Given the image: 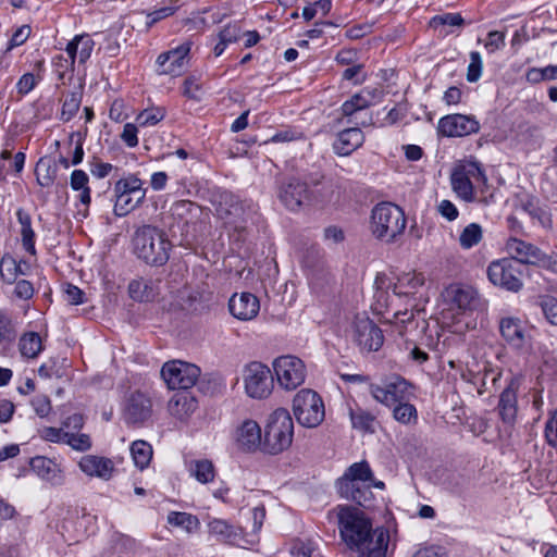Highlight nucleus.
<instances>
[{"label":"nucleus","mask_w":557,"mask_h":557,"mask_svg":"<svg viewBox=\"0 0 557 557\" xmlns=\"http://www.w3.org/2000/svg\"><path fill=\"white\" fill-rule=\"evenodd\" d=\"M152 447L151 445L146 441H135L131 445V455L134 460V463L137 468L140 470L146 469L152 458Z\"/></svg>","instance_id":"nucleus-41"},{"label":"nucleus","mask_w":557,"mask_h":557,"mask_svg":"<svg viewBox=\"0 0 557 557\" xmlns=\"http://www.w3.org/2000/svg\"><path fill=\"white\" fill-rule=\"evenodd\" d=\"M128 294L136 301H150L157 296V290L152 281L139 278L129 283Z\"/></svg>","instance_id":"nucleus-40"},{"label":"nucleus","mask_w":557,"mask_h":557,"mask_svg":"<svg viewBox=\"0 0 557 557\" xmlns=\"http://www.w3.org/2000/svg\"><path fill=\"white\" fill-rule=\"evenodd\" d=\"M369 391L376 401L387 407L409 398V383L400 376H394L383 385L370 384Z\"/></svg>","instance_id":"nucleus-14"},{"label":"nucleus","mask_w":557,"mask_h":557,"mask_svg":"<svg viewBox=\"0 0 557 557\" xmlns=\"http://www.w3.org/2000/svg\"><path fill=\"white\" fill-rule=\"evenodd\" d=\"M338 530L343 542L358 557H385L389 533L384 528L372 529L370 519L362 510L351 506H339Z\"/></svg>","instance_id":"nucleus-1"},{"label":"nucleus","mask_w":557,"mask_h":557,"mask_svg":"<svg viewBox=\"0 0 557 557\" xmlns=\"http://www.w3.org/2000/svg\"><path fill=\"white\" fill-rule=\"evenodd\" d=\"M364 141V135L359 127H349L338 133L333 144L334 151L339 156H349Z\"/></svg>","instance_id":"nucleus-28"},{"label":"nucleus","mask_w":557,"mask_h":557,"mask_svg":"<svg viewBox=\"0 0 557 557\" xmlns=\"http://www.w3.org/2000/svg\"><path fill=\"white\" fill-rule=\"evenodd\" d=\"M313 545L311 542L297 541L290 547V557H311Z\"/></svg>","instance_id":"nucleus-64"},{"label":"nucleus","mask_w":557,"mask_h":557,"mask_svg":"<svg viewBox=\"0 0 557 557\" xmlns=\"http://www.w3.org/2000/svg\"><path fill=\"white\" fill-rule=\"evenodd\" d=\"M166 523L172 528L181 529L188 535L200 529L198 517L185 511H170L166 516Z\"/></svg>","instance_id":"nucleus-34"},{"label":"nucleus","mask_w":557,"mask_h":557,"mask_svg":"<svg viewBox=\"0 0 557 557\" xmlns=\"http://www.w3.org/2000/svg\"><path fill=\"white\" fill-rule=\"evenodd\" d=\"M349 418L354 429L362 432L374 431L375 417L371 412L360 407L349 408Z\"/></svg>","instance_id":"nucleus-43"},{"label":"nucleus","mask_w":557,"mask_h":557,"mask_svg":"<svg viewBox=\"0 0 557 557\" xmlns=\"http://www.w3.org/2000/svg\"><path fill=\"white\" fill-rule=\"evenodd\" d=\"M293 412L297 422L305 428L319 426L325 417L321 396L312 389H300L293 399Z\"/></svg>","instance_id":"nucleus-6"},{"label":"nucleus","mask_w":557,"mask_h":557,"mask_svg":"<svg viewBox=\"0 0 557 557\" xmlns=\"http://www.w3.org/2000/svg\"><path fill=\"white\" fill-rule=\"evenodd\" d=\"M78 467L86 475L108 481L115 470L114 462L107 457L85 455L81 458Z\"/></svg>","instance_id":"nucleus-22"},{"label":"nucleus","mask_w":557,"mask_h":557,"mask_svg":"<svg viewBox=\"0 0 557 557\" xmlns=\"http://www.w3.org/2000/svg\"><path fill=\"white\" fill-rule=\"evenodd\" d=\"M242 379L246 394L253 399L267 398L273 388V379L270 369L258 361L246 364L242 371Z\"/></svg>","instance_id":"nucleus-9"},{"label":"nucleus","mask_w":557,"mask_h":557,"mask_svg":"<svg viewBox=\"0 0 557 557\" xmlns=\"http://www.w3.org/2000/svg\"><path fill=\"white\" fill-rule=\"evenodd\" d=\"M483 62L481 54L478 51L470 52V63L467 71V81L469 83H475L482 75Z\"/></svg>","instance_id":"nucleus-54"},{"label":"nucleus","mask_w":557,"mask_h":557,"mask_svg":"<svg viewBox=\"0 0 557 557\" xmlns=\"http://www.w3.org/2000/svg\"><path fill=\"white\" fill-rule=\"evenodd\" d=\"M498 410L505 423H512L517 416V394L510 384L500 394Z\"/></svg>","instance_id":"nucleus-37"},{"label":"nucleus","mask_w":557,"mask_h":557,"mask_svg":"<svg viewBox=\"0 0 557 557\" xmlns=\"http://www.w3.org/2000/svg\"><path fill=\"white\" fill-rule=\"evenodd\" d=\"M18 350L24 358H37L44 350L40 335L36 332L24 333L18 341Z\"/></svg>","instance_id":"nucleus-38"},{"label":"nucleus","mask_w":557,"mask_h":557,"mask_svg":"<svg viewBox=\"0 0 557 557\" xmlns=\"http://www.w3.org/2000/svg\"><path fill=\"white\" fill-rule=\"evenodd\" d=\"M200 368L196 364L173 360L165 362L161 369V376L171 389H186L193 387L199 376Z\"/></svg>","instance_id":"nucleus-11"},{"label":"nucleus","mask_w":557,"mask_h":557,"mask_svg":"<svg viewBox=\"0 0 557 557\" xmlns=\"http://www.w3.org/2000/svg\"><path fill=\"white\" fill-rule=\"evenodd\" d=\"M394 406L393 416L398 422L407 424L417 420V409L408 400L397 403Z\"/></svg>","instance_id":"nucleus-50"},{"label":"nucleus","mask_w":557,"mask_h":557,"mask_svg":"<svg viewBox=\"0 0 557 557\" xmlns=\"http://www.w3.org/2000/svg\"><path fill=\"white\" fill-rule=\"evenodd\" d=\"M490 282L509 292H519L522 286L521 270L516 261L509 258L494 260L487 267Z\"/></svg>","instance_id":"nucleus-12"},{"label":"nucleus","mask_w":557,"mask_h":557,"mask_svg":"<svg viewBox=\"0 0 557 557\" xmlns=\"http://www.w3.org/2000/svg\"><path fill=\"white\" fill-rule=\"evenodd\" d=\"M12 295L14 298L23 301H29L35 295L34 284L25 278L17 280L13 283Z\"/></svg>","instance_id":"nucleus-53"},{"label":"nucleus","mask_w":557,"mask_h":557,"mask_svg":"<svg viewBox=\"0 0 557 557\" xmlns=\"http://www.w3.org/2000/svg\"><path fill=\"white\" fill-rule=\"evenodd\" d=\"M354 339L360 349L364 351H377L383 343L382 330L369 318H360L355 321Z\"/></svg>","instance_id":"nucleus-16"},{"label":"nucleus","mask_w":557,"mask_h":557,"mask_svg":"<svg viewBox=\"0 0 557 557\" xmlns=\"http://www.w3.org/2000/svg\"><path fill=\"white\" fill-rule=\"evenodd\" d=\"M16 219L21 225V237L23 248L32 256L36 255L35 238L36 234L32 227V216L23 208L16 210Z\"/></svg>","instance_id":"nucleus-35"},{"label":"nucleus","mask_w":557,"mask_h":557,"mask_svg":"<svg viewBox=\"0 0 557 557\" xmlns=\"http://www.w3.org/2000/svg\"><path fill=\"white\" fill-rule=\"evenodd\" d=\"M235 440L245 451H255L261 445V429L253 420H245L237 428Z\"/></svg>","instance_id":"nucleus-26"},{"label":"nucleus","mask_w":557,"mask_h":557,"mask_svg":"<svg viewBox=\"0 0 557 557\" xmlns=\"http://www.w3.org/2000/svg\"><path fill=\"white\" fill-rule=\"evenodd\" d=\"M372 481V470L367 461L352 463L338 480L337 485H352L359 483H370Z\"/></svg>","instance_id":"nucleus-33"},{"label":"nucleus","mask_w":557,"mask_h":557,"mask_svg":"<svg viewBox=\"0 0 557 557\" xmlns=\"http://www.w3.org/2000/svg\"><path fill=\"white\" fill-rule=\"evenodd\" d=\"M304 135L300 131L293 127H287L275 133L270 139V143H288L302 139Z\"/></svg>","instance_id":"nucleus-59"},{"label":"nucleus","mask_w":557,"mask_h":557,"mask_svg":"<svg viewBox=\"0 0 557 557\" xmlns=\"http://www.w3.org/2000/svg\"><path fill=\"white\" fill-rule=\"evenodd\" d=\"M483 238V228L478 223L468 224L459 235V245L462 249H471L479 245Z\"/></svg>","instance_id":"nucleus-45"},{"label":"nucleus","mask_w":557,"mask_h":557,"mask_svg":"<svg viewBox=\"0 0 557 557\" xmlns=\"http://www.w3.org/2000/svg\"><path fill=\"white\" fill-rule=\"evenodd\" d=\"M424 283L421 274L406 273L397 277V281L392 280V294L394 297H409L413 296L419 287Z\"/></svg>","instance_id":"nucleus-31"},{"label":"nucleus","mask_w":557,"mask_h":557,"mask_svg":"<svg viewBox=\"0 0 557 557\" xmlns=\"http://www.w3.org/2000/svg\"><path fill=\"white\" fill-rule=\"evenodd\" d=\"M197 407V399L188 392L175 393L168 403L169 413L181 422H186Z\"/></svg>","instance_id":"nucleus-25"},{"label":"nucleus","mask_w":557,"mask_h":557,"mask_svg":"<svg viewBox=\"0 0 557 557\" xmlns=\"http://www.w3.org/2000/svg\"><path fill=\"white\" fill-rule=\"evenodd\" d=\"M382 98L383 91L380 88L366 87L346 100L342 104L341 110L344 116H351L357 111L380 103Z\"/></svg>","instance_id":"nucleus-21"},{"label":"nucleus","mask_w":557,"mask_h":557,"mask_svg":"<svg viewBox=\"0 0 557 557\" xmlns=\"http://www.w3.org/2000/svg\"><path fill=\"white\" fill-rule=\"evenodd\" d=\"M273 370L277 384L285 391H294L306 380L305 362L293 355L277 357L273 361Z\"/></svg>","instance_id":"nucleus-10"},{"label":"nucleus","mask_w":557,"mask_h":557,"mask_svg":"<svg viewBox=\"0 0 557 557\" xmlns=\"http://www.w3.org/2000/svg\"><path fill=\"white\" fill-rule=\"evenodd\" d=\"M499 333L506 344L515 350H523L530 344V333L527 322L515 315L499 319Z\"/></svg>","instance_id":"nucleus-13"},{"label":"nucleus","mask_w":557,"mask_h":557,"mask_svg":"<svg viewBox=\"0 0 557 557\" xmlns=\"http://www.w3.org/2000/svg\"><path fill=\"white\" fill-rule=\"evenodd\" d=\"M95 41L89 35H76L65 48L70 58V66H74L77 60L79 64H84L91 55Z\"/></svg>","instance_id":"nucleus-29"},{"label":"nucleus","mask_w":557,"mask_h":557,"mask_svg":"<svg viewBox=\"0 0 557 557\" xmlns=\"http://www.w3.org/2000/svg\"><path fill=\"white\" fill-rule=\"evenodd\" d=\"M39 81L40 77H36L33 73H25L17 81L16 90L22 96L27 95L36 87Z\"/></svg>","instance_id":"nucleus-61"},{"label":"nucleus","mask_w":557,"mask_h":557,"mask_svg":"<svg viewBox=\"0 0 557 557\" xmlns=\"http://www.w3.org/2000/svg\"><path fill=\"white\" fill-rule=\"evenodd\" d=\"M278 198L287 209L295 211L309 201L310 191L306 183L292 178L281 186Z\"/></svg>","instance_id":"nucleus-18"},{"label":"nucleus","mask_w":557,"mask_h":557,"mask_svg":"<svg viewBox=\"0 0 557 557\" xmlns=\"http://www.w3.org/2000/svg\"><path fill=\"white\" fill-rule=\"evenodd\" d=\"M64 444L77 451H86L91 448V440L88 434L67 431Z\"/></svg>","instance_id":"nucleus-52"},{"label":"nucleus","mask_w":557,"mask_h":557,"mask_svg":"<svg viewBox=\"0 0 557 557\" xmlns=\"http://www.w3.org/2000/svg\"><path fill=\"white\" fill-rule=\"evenodd\" d=\"M207 527L209 534L219 542L235 544L242 536L239 528L223 519H210Z\"/></svg>","instance_id":"nucleus-30"},{"label":"nucleus","mask_w":557,"mask_h":557,"mask_svg":"<svg viewBox=\"0 0 557 557\" xmlns=\"http://www.w3.org/2000/svg\"><path fill=\"white\" fill-rule=\"evenodd\" d=\"M30 469L40 479L59 485L63 482L62 471L57 462L44 456H36L30 459Z\"/></svg>","instance_id":"nucleus-27"},{"label":"nucleus","mask_w":557,"mask_h":557,"mask_svg":"<svg viewBox=\"0 0 557 557\" xmlns=\"http://www.w3.org/2000/svg\"><path fill=\"white\" fill-rule=\"evenodd\" d=\"M445 299L451 310L467 312L472 310L475 305L476 292L470 286L454 284L446 288Z\"/></svg>","instance_id":"nucleus-24"},{"label":"nucleus","mask_w":557,"mask_h":557,"mask_svg":"<svg viewBox=\"0 0 557 557\" xmlns=\"http://www.w3.org/2000/svg\"><path fill=\"white\" fill-rule=\"evenodd\" d=\"M343 497L351 499L360 506H367L373 499L370 483H359L350 485H338Z\"/></svg>","instance_id":"nucleus-36"},{"label":"nucleus","mask_w":557,"mask_h":557,"mask_svg":"<svg viewBox=\"0 0 557 557\" xmlns=\"http://www.w3.org/2000/svg\"><path fill=\"white\" fill-rule=\"evenodd\" d=\"M231 314L240 321H250L260 310L259 299L251 293L234 294L228 301Z\"/></svg>","instance_id":"nucleus-19"},{"label":"nucleus","mask_w":557,"mask_h":557,"mask_svg":"<svg viewBox=\"0 0 557 557\" xmlns=\"http://www.w3.org/2000/svg\"><path fill=\"white\" fill-rule=\"evenodd\" d=\"M294 436V423L289 412L284 408L274 410L268 420L264 432V444L271 454L287 449Z\"/></svg>","instance_id":"nucleus-5"},{"label":"nucleus","mask_w":557,"mask_h":557,"mask_svg":"<svg viewBox=\"0 0 557 557\" xmlns=\"http://www.w3.org/2000/svg\"><path fill=\"white\" fill-rule=\"evenodd\" d=\"M16 337L13 320L4 311H0V344L12 343Z\"/></svg>","instance_id":"nucleus-51"},{"label":"nucleus","mask_w":557,"mask_h":557,"mask_svg":"<svg viewBox=\"0 0 557 557\" xmlns=\"http://www.w3.org/2000/svg\"><path fill=\"white\" fill-rule=\"evenodd\" d=\"M215 211L225 225L234 230H240L244 228V224L250 214L255 212V205L251 200H240L238 196L224 191L220 195Z\"/></svg>","instance_id":"nucleus-8"},{"label":"nucleus","mask_w":557,"mask_h":557,"mask_svg":"<svg viewBox=\"0 0 557 557\" xmlns=\"http://www.w3.org/2000/svg\"><path fill=\"white\" fill-rule=\"evenodd\" d=\"M430 24L435 28L445 25L461 26L463 24V18L459 13H445L433 16Z\"/></svg>","instance_id":"nucleus-55"},{"label":"nucleus","mask_w":557,"mask_h":557,"mask_svg":"<svg viewBox=\"0 0 557 557\" xmlns=\"http://www.w3.org/2000/svg\"><path fill=\"white\" fill-rule=\"evenodd\" d=\"M545 438L549 446L557 448V409L549 413L545 423Z\"/></svg>","instance_id":"nucleus-57"},{"label":"nucleus","mask_w":557,"mask_h":557,"mask_svg":"<svg viewBox=\"0 0 557 557\" xmlns=\"http://www.w3.org/2000/svg\"><path fill=\"white\" fill-rule=\"evenodd\" d=\"M151 413L152 404L149 397L139 392L129 396L124 411L128 423L141 424L151 417Z\"/></svg>","instance_id":"nucleus-23"},{"label":"nucleus","mask_w":557,"mask_h":557,"mask_svg":"<svg viewBox=\"0 0 557 557\" xmlns=\"http://www.w3.org/2000/svg\"><path fill=\"white\" fill-rule=\"evenodd\" d=\"M453 190L467 202L474 201L473 183L487 185V177L476 161H467L456 166L450 176Z\"/></svg>","instance_id":"nucleus-7"},{"label":"nucleus","mask_w":557,"mask_h":557,"mask_svg":"<svg viewBox=\"0 0 557 557\" xmlns=\"http://www.w3.org/2000/svg\"><path fill=\"white\" fill-rule=\"evenodd\" d=\"M506 250L517 263L539 265L543 258V251L539 247L516 237L507 240Z\"/></svg>","instance_id":"nucleus-20"},{"label":"nucleus","mask_w":557,"mask_h":557,"mask_svg":"<svg viewBox=\"0 0 557 557\" xmlns=\"http://www.w3.org/2000/svg\"><path fill=\"white\" fill-rule=\"evenodd\" d=\"M1 281L4 284L12 285L15 281L18 280L20 275H24L25 272L22 269L21 262H18L15 258L4 255L1 259Z\"/></svg>","instance_id":"nucleus-44"},{"label":"nucleus","mask_w":557,"mask_h":557,"mask_svg":"<svg viewBox=\"0 0 557 557\" xmlns=\"http://www.w3.org/2000/svg\"><path fill=\"white\" fill-rule=\"evenodd\" d=\"M165 117V110L161 107H154L143 110L136 116V123L139 126H153Z\"/></svg>","instance_id":"nucleus-48"},{"label":"nucleus","mask_w":557,"mask_h":557,"mask_svg":"<svg viewBox=\"0 0 557 557\" xmlns=\"http://www.w3.org/2000/svg\"><path fill=\"white\" fill-rule=\"evenodd\" d=\"M199 213V207L189 200H178L171 207V214L184 223H189Z\"/></svg>","instance_id":"nucleus-46"},{"label":"nucleus","mask_w":557,"mask_h":557,"mask_svg":"<svg viewBox=\"0 0 557 557\" xmlns=\"http://www.w3.org/2000/svg\"><path fill=\"white\" fill-rule=\"evenodd\" d=\"M82 91L73 90L69 92L63 101L60 120L69 122L78 112L82 103Z\"/></svg>","instance_id":"nucleus-47"},{"label":"nucleus","mask_w":557,"mask_h":557,"mask_svg":"<svg viewBox=\"0 0 557 557\" xmlns=\"http://www.w3.org/2000/svg\"><path fill=\"white\" fill-rule=\"evenodd\" d=\"M70 186L73 190L79 191L81 203L88 207L91 202V190L87 173L83 170H74L70 176Z\"/></svg>","instance_id":"nucleus-39"},{"label":"nucleus","mask_w":557,"mask_h":557,"mask_svg":"<svg viewBox=\"0 0 557 557\" xmlns=\"http://www.w3.org/2000/svg\"><path fill=\"white\" fill-rule=\"evenodd\" d=\"M542 311L547 319V321L557 325V298L552 296H546L541 301Z\"/></svg>","instance_id":"nucleus-58"},{"label":"nucleus","mask_w":557,"mask_h":557,"mask_svg":"<svg viewBox=\"0 0 557 557\" xmlns=\"http://www.w3.org/2000/svg\"><path fill=\"white\" fill-rule=\"evenodd\" d=\"M113 193L114 214L125 216L144 202L147 188L144 186L143 180L136 174L129 173L115 182Z\"/></svg>","instance_id":"nucleus-4"},{"label":"nucleus","mask_w":557,"mask_h":557,"mask_svg":"<svg viewBox=\"0 0 557 557\" xmlns=\"http://www.w3.org/2000/svg\"><path fill=\"white\" fill-rule=\"evenodd\" d=\"M374 285L375 310L379 312L387 310L395 298L392 294V278L386 274L380 273L375 277Z\"/></svg>","instance_id":"nucleus-32"},{"label":"nucleus","mask_w":557,"mask_h":557,"mask_svg":"<svg viewBox=\"0 0 557 557\" xmlns=\"http://www.w3.org/2000/svg\"><path fill=\"white\" fill-rule=\"evenodd\" d=\"M190 475L199 483L212 482L215 476V469L212 461L208 459L194 460L189 465Z\"/></svg>","instance_id":"nucleus-42"},{"label":"nucleus","mask_w":557,"mask_h":557,"mask_svg":"<svg viewBox=\"0 0 557 557\" xmlns=\"http://www.w3.org/2000/svg\"><path fill=\"white\" fill-rule=\"evenodd\" d=\"M36 181L41 187H49L55 180V168L40 159L36 165Z\"/></svg>","instance_id":"nucleus-49"},{"label":"nucleus","mask_w":557,"mask_h":557,"mask_svg":"<svg viewBox=\"0 0 557 557\" xmlns=\"http://www.w3.org/2000/svg\"><path fill=\"white\" fill-rule=\"evenodd\" d=\"M484 46L488 53H494L502 49L505 46V33L498 30L490 32Z\"/></svg>","instance_id":"nucleus-62"},{"label":"nucleus","mask_w":557,"mask_h":557,"mask_svg":"<svg viewBox=\"0 0 557 557\" xmlns=\"http://www.w3.org/2000/svg\"><path fill=\"white\" fill-rule=\"evenodd\" d=\"M190 44L184 42L174 49L165 51L157 58V72L160 75L178 76L184 71Z\"/></svg>","instance_id":"nucleus-17"},{"label":"nucleus","mask_w":557,"mask_h":557,"mask_svg":"<svg viewBox=\"0 0 557 557\" xmlns=\"http://www.w3.org/2000/svg\"><path fill=\"white\" fill-rule=\"evenodd\" d=\"M480 131L479 121L472 115L448 114L440 119L437 132L444 137H465Z\"/></svg>","instance_id":"nucleus-15"},{"label":"nucleus","mask_w":557,"mask_h":557,"mask_svg":"<svg viewBox=\"0 0 557 557\" xmlns=\"http://www.w3.org/2000/svg\"><path fill=\"white\" fill-rule=\"evenodd\" d=\"M39 435L45 441L64 444L67 431L63 428L44 426L39 430Z\"/></svg>","instance_id":"nucleus-56"},{"label":"nucleus","mask_w":557,"mask_h":557,"mask_svg":"<svg viewBox=\"0 0 557 557\" xmlns=\"http://www.w3.org/2000/svg\"><path fill=\"white\" fill-rule=\"evenodd\" d=\"M30 35V27L28 25H22L18 27L12 35L11 39L8 42V47L5 50L10 52L13 48L23 45Z\"/></svg>","instance_id":"nucleus-63"},{"label":"nucleus","mask_w":557,"mask_h":557,"mask_svg":"<svg viewBox=\"0 0 557 557\" xmlns=\"http://www.w3.org/2000/svg\"><path fill=\"white\" fill-rule=\"evenodd\" d=\"M177 10V7H163L152 12L147 13L146 26L148 28L152 27L156 23L161 20H164L169 16H172Z\"/></svg>","instance_id":"nucleus-60"},{"label":"nucleus","mask_w":557,"mask_h":557,"mask_svg":"<svg viewBox=\"0 0 557 557\" xmlns=\"http://www.w3.org/2000/svg\"><path fill=\"white\" fill-rule=\"evenodd\" d=\"M406 228V216L400 207L392 202L377 203L371 213V231L380 240L393 242Z\"/></svg>","instance_id":"nucleus-3"},{"label":"nucleus","mask_w":557,"mask_h":557,"mask_svg":"<svg viewBox=\"0 0 557 557\" xmlns=\"http://www.w3.org/2000/svg\"><path fill=\"white\" fill-rule=\"evenodd\" d=\"M135 253L151 265H162L170 257L171 243L159 228L145 225L137 230L134 237Z\"/></svg>","instance_id":"nucleus-2"}]
</instances>
